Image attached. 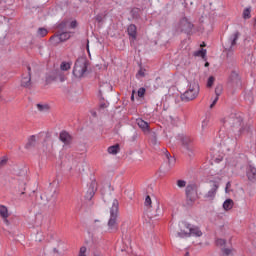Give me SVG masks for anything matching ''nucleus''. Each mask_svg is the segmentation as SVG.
Masks as SVG:
<instances>
[{"mask_svg":"<svg viewBox=\"0 0 256 256\" xmlns=\"http://www.w3.org/2000/svg\"><path fill=\"white\" fill-rule=\"evenodd\" d=\"M206 55H207V50L205 49L194 52L195 57H202V59H205Z\"/></svg>","mask_w":256,"mask_h":256,"instance_id":"26","label":"nucleus"},{"mask_svg":"<svg viewBox=\"0 0 256 256\" xmlns=\"http://www.w3.org/2000/svg\"><path fill=\"white\" fill-rule=\"evenodd\" d=\"M0 216L2 218L9 217V210L6 208L5 205H0Z\"/></svg>","mask_w":256,"mask_h":256,"instance_id":"24","label":"nucleus"},{"mask_svg":"<svg viewBox=\"0 0 256 256\" xmlns=\"http://www.w3.org/2000/svg\"><path fill=\"white\" fill-rule=\"evenodd\" d=\"M217 189H219V184L213 182L211 189L204 196L205 199H207L208 201H213L215 199V196L217 195Z\"/></svg>","mask_w":256,"mask_h":256,"instance_id":"13","label":"nucleus"},{"mask_svg":"<svg viewBox=\"0 0 256 256\" xmlns=\"http://www.w3.org/2000/svg\"><path fill=\"white\" fill-rule=\"evenodd\" d=\"M104 91L103 86L100 88L99 92L102 93Z\"/></svg>","mask_w":256,"mask_h":256,"instance_id":"50","label":"nucleus"},{"mask_svg":"<svg viewBox=\"0 0 256 256\" xmlns=\"http://www.w3.org/2000/svg\"><path fill=\"white\" fill-rule=\"evenodd\" d=\"M151 143H152V145H157V143H158V142H157V136L154 135V136L152 137Z\"/></svg>","mask_w":256,"mask_h":256,"instance_id":"44","label":"nucleus"},{"mask_svg":"<svg viewBox=\"0 0 256 256\" xmlns=\"http://www.w3.org/2000/svg\"><path fill=\"white\" fill-rule=\"evenodd\" d=\"M121 151V148L119 147V144H115L113 146L108 147V153L110 155H117Z\"/></svg>","mask_w":256,"mask_h":256,"instance_id":"22","label":"nucleus"},{"mask_svg":"<svg viewBox=\"0 0 256 256\" xmlns=\"http://www.w3.org/2000/svg\"><path fill=\"white\" fill-rule=\"evenodd\" d=\"M184 256H189V252H186Z\"/></svg>","mask_w":256,"mask_h":256,"instance_id":"54","label":"nucleus"},{"mask_svg":"<svg viewBox=\"0 0 256 256\" xmlns=\"http://www.w3.org/2000/svg\"><path fill=\"white\" fill-rule=\"evenodd\" d=\"M70 37H71V35L69 33L63 32L59 35L52 36L50 38V41L54 45H57V43H63V41H67V39H69Z\"/></svg>","mask_w":256,"mask_h":256,"instance_id":"10","label":"nucleus"},{"mask_svg":"<svg viewBox=\"0 0 256 256\" xmlns=\"http://www.w3.org/2000/svg\"><path fill=\"white\" fill-rule=\"evenodd\" d=\"M165 156L168 160L169 167H175V157L171 156L167 150L165 152Z\"/></svg>","mask_w":256,"mask_h":256,"instance_id":"23","label":"nucleus"},{"mask_svg":"<svg viewBox=\"0 0 256 256\" xmlns=\"http://www.w3.org/2000/svg\"><path fill=\"white\" fill-rule=\"evenodd\" d=\"M219 101V96H216L215 99L213 100L212 104L210 105V109H213L215 105H217V102Z\"/></svg>","mask_w":256,"mask_h":256,"instance_id":"41","label":"nucleus"},{"mask_svg":"<svg viewBox=\"0 0 256 256\" xmlns=\"http://www.w3.org/2000/svg\"><path fill=\"white\" fill-rule=\"evenodd\" d=\"M60 69L62 71H69V69H71V64H69L68 62H62L60 65Z\"/></svg>","mask_w":256,"mask_h":256,"instance_id":"30","label":"nucleus"},{"mask_svg":"<svg viewBox=\"0 0 256 256\" xmlns=\"http://www.w3.org/2000/svg\"><path fill=\"white\" fill-rule=\"evenodd\" d=\"M21 87H24L25 89H31L32 83H31V66H27V75H23L21 79Z\"/></svg>","mask_w":256,"mask_h":256,"instance_id":"9","label":"nucleus"},{"mask_svg":"<svg viewBox=\"0 0 256 256\" xmlns=\"http://www.w3.org/2000/svg\"><path fill=\"white\" fill-rule=\"evenodd\" d=\"M227 244V241L225 239H217L216 240V245L217 247H223Z\"/></svg>","mask_w":256,"mask_h":256,"instance_id":"33","label":"nucleus"},{"mask_svg":"<svg viewBox=\"0 0 256 256\" xmlns=\"http://www.w3.org/2000/svg\"><path fill=\"white\" fill-rule=\"evenodd\" d=\"M70 27H71V29H75V27H77V21H72L70 23Z\"/></svg>","mask_w":256,"mask_h":256,"instance_id":"46","label":"nucleus"},{"mask_svg":"<svg viewBox=\"0 0 256 256\" xmlns=\"http://www.w3.org/2000/svg\"><path fill=\"white\" fill-rule=\"evenodd\" d=\"M136 123L144 133H149V123L141 118L136 119Z\"/></svg>","mask_w":256,"mask_h":256,"instance_id":"17","label":"nucleus"},{"mask_svg":"<svg viewBox=\"0 0 256 256\" xmlns=\"http://www.w3.org/2000/svg\"><path fill=\"white\" fill-rule=\"evenodd\" d=\"M89 66V62L85 58H79L73 69V75L78 79L84 77L85 73H87V67Z\"/></svg>","mask_w":256,"mask_h":256,"instance_id":"5","label":"nucleus"},{"mask_svg":"<svg viewBox=\"0 0 256 256\" xmlns=\"http://www.w3.org/2000/svg\"><path fill=\"white\" fill-rule=\"evenodd\" d=\"M36 143H37V137H35V135H32L29 137L28 142L25 145V148L31 149V147H35Z\"/></svg>","mask_w":256,"mask_h":256,"instance_id":"20","label":"nucleus"},{"mask_svg":"<svg viewBox=\"0 0 256 256\" xmlns=\"http://www.w3.org/2000/svg\"><path fill=\"white\" fill-rule=\"evenodd\" d=\"M229 189H231V182H227V184H226V188H225V191H226V193H229Z\"/></svg>","mask_w":256,"mask_h":256,"instance_id":"45","label":"nucleus"},{"mask_svg":"<svg viewBox=\"0 0 256 256\" xmlns=\"http://www.w3.org/2000/svg\"><path fill=\"white\" fill-rule=\"evenodd\" d=\"M60 81H62V82L65 81V77H61Z\"/></svg>","mask_w":256,"mask_h":256,"instance_id":"52","label":"nucleus"},{"mask_svg":"<svg viewBox=\"0 0 256 256\" xmlns=\"http://www.w3.org/2000/svg\"><path fill=\"white\" fill-rule=\"evenodd\" d=\"M54 253H59V250H57V248H54Z\"/></svg>","mask_w":256,"mask_h":256,"instance_id":"51","label":"nucleus"},{"mask_svg":"<svg viewBox=\"0 0 256 256\" xmlns=\"http://www.w3.org/2000/svg\"><path fill=\"white\" fill-rule=\"evenodd\" d=\"M214 83H215V77L210 76V77L208 78L206 87H208L209 89H211V87H213V84H214Z\"/></svg>","mask_w":256,"mask_h":256,"instance_id":"31","label":"nucleus"},{"mask_svg":"<svg viewBox=\"0 0 256 256\" xmlns=\"http://www.w3.org/2000/svg\"><path fill=\"white\" fill-rule=\"evenodd\" d=\"M241 37V33L239 31H235L232 33L228 39L223 43V47L226 51H231L237 45V39Z\"/></svg>","mask_w":256,"mask_h":256,"instance_id":"6","label":"nucleus"},{"mask_svg":"<svg viewBox=\"0 0 256 256\" xmlns=\"http://www.w3.org/2000/svg\"><path fill=\"white\" fill-rule=\"evenodd\" d=\"M243 19H251V7L245 8L242 13Z\"/></svg>","mask_w":256,"mask_h":256,"instance_id":"25","label":"nucleus"},{"mask_svg":"<svg viewBox=\"0 0 256 256\" xmlns=\"http://www.w3.org/2000/svg\"><path fill=\"white\" fill-rule=\"evenodd\" d=\"M186 228L189 229V235H193V237H201L203 235V232H201V229L197 226L191 227V224H186Z\"/></svg>","mask_w":256,"mask_h":256,"instance_id":"16","label":"nucleus"},{"mask_svg":"<svg viewBox=\"0 0 256 256\" xmlns=\"http://www.w3.org/2000/svg\"><path fill=\"white\" fill-rule=\"evenodd\" d=\"M119 214V200L113 199L110 208V219L108 221V231L111 233L117 231V215Z\"/></svg>","mask_w":256,"mask_h":256,"instance_id":"2","label":"nucleus"},{"mask_svg":"<svg viewBox=\"0 0 256 256\" xmlns=\"http://www.w3.org/2000/svg\"><path fill=\"white\" fill-rule=\"evenodd\" d=\"M37 109L38 111H49V109H51V107L48 104H37Z\"/></svg>","mask_w":256,"mask_h":256,"instance_id":"27","label":"nucleus"},{"mask_svg":"<svg viewBox=\"0 0 256 256\" xmlns=\"http://www.w3.org/2000/svg\"><path fill=\"white\" fill-rule=\"evenodd\" d=\"M42 199H46V201L55 205V201L57 200V191L51 188L42 196Z\"/></svg>","mask_w":256,"mask_h":256,"instance_id":"12","label":"nucleus"},{"mask_svg":"<svg viewBox=\"0 0 256 256\" xmlns=\"http://www.w3.org/2000/svg\"><path fill=\"white\" fill-rule=\"evenodd\" d=\"M9 217H6V218H2L3 220H4V223L6 224V225H9V219H8Z\"/></svg>","mask_w":256,"mask_h":256,"instance_id":"48","label":"nucleus"},{"mask_svg":"<svg viewBox=\"0 0 256 256\" xmlns=\"http://www.w3.org/2000/svg\"><path fill=\"white\" fill-rule=\"evenodd\" d=\"M95 191H97V182L92 181L90 184V187L85 195V199H87L88 201H91V199H93V197H95Z\"/></svg>","mask_w":256,"mask_h":256,"instance_id":"14","label":"nucleus"},{"mask_svg":"<svg viewBox=\"0 0 256 256\" xmlns=\"http://www.w3.org/2000/svg\"><path fill=\"white\" fill-rule=\"evenodd\" d=\"M49 33L45 28H39L37 31V37H45Z\"/></svg>","mask_w":256,"mask_h":256,"instance_id":"28","label":"nucleus"},{"mask_svg":"<svg viewBox=\"0 0 256 256\" xmlns=\"http://www.w3.org/2000/svg\"><path fill=\"white\" fill-rule=\"evenodd\" d=\"M93 116L96 117V116H97V113L94 112V113H93Z\"/></svg>","mask_w":256,"mask_h":256,"instance_id":"55","label":"nucleus"},{"mask_svg":"<svg viewBox=\"0 0 256 256\" xmlns=\"http://www.w3.org/2000/svg\"><path fill=\"white\" fill-rule=\"evenodd\" d=\"M178 140L180 141L183 149H185L187 154L191 157L195 151V138L187 134H181L178 137Z\"/></svg>","mask_w":256,"mask_h":256,"instance_id":"3","label":"nucleus"},{"mask_svg":"<svg viewBox=\"0 0 256 256\" xmlns=\"http://www.w3.org/2000/svg\"><path fill=\"white\" fill-rule=\"evenodd\" d=\"M177 237L183 239V237H191V234H189V232L181 231L177 233Z\"/></svg>","mask_w":256,"mask_h":256,"instance_id":"35","label":"nucleus"},{"mask_svg":"<svg viewBox=\"0 0 256 256\" xmlns=\"http://www.w3.org/2000/svg\"><path fill=\"white\" fill-rule=\"evenodd\" d=\"M205 67H209V62H206V63H205Z\"/></svg>","mask_w":256,"mask_h":256,"instance_id":"53","label":"nucleus"},{"mask_svg":"<svg viewBox=\"0 0 256 256\" xmlns=\"http://www.w3.org/2000/svg\"><path fill=\"white\" fill-rule=\"evenodd\" d=\"M144 203L145 207H147V209H150L149 211L151 212L152 217L159 216L160 208L157 201L153 202L151 201V196H146Z\"/></svg>","mask_w":256,"mask_h":256,"instance_id":"7","label":"nucleus"},{"mask_svg":"<svg viewBox=\"0 0 256 256\" xmlns=\"http://www.w3.org/2000/svg\"><path fill=\"white\" fill-rule=\"evenodd\" d=\"M131 101H135V90L132 91Z\"/></svg>","mask_w":256,"mask_h":256,"instance_id":"47","label":"nucleus"},{"mask_svg":"<svg viewBox=\"0 0 256 256\" xmlns=\"http://www.w3.org/2000/svg\"><path fill=\"white\" fill-rule=\"evenodd\" d=\"M137 77H145V69L140 68V70L137 73Z\"/></svg>","mask_w":256,"mask_h":256,"instance_id":"39","label":"nucleus"},{"mask_svg":"<svg viewBox=\"0 0 256 256\" xmlns=\"http://www.w3.org/2000/svg\"><path fill=\"white\" fill-rule=\"evenodd\" d=\"M221 93H223V85L218 84V85L215 87V95H216V97H220V96H221Z\"/></svg>","mask_w":256,"mask_h":256,"instance_id":"29","label":"nucleus"},{"mask_svg":"<svg viewBox=\"0 0 256 256\" xmlns=\"http://www.w3.org/2000/svg\"><path fill=\"white\" fill-rule=\"evenodd\" d=\"M59 139L64 143V145H70L73 142V137H71V134L66 131L60 133Z\"/></svg>","mask_w":256,"mask_h":256,"instance_id":"15","label":"nucleus"},{"mask_svg":"<svg viewBox=\"0 0 256 256\" xmlns=\"http://www.w3.org/2000/svg\"><path fill=\"white\" fill-rule=\"evenodd\" d=\"M105 87H107V89H111V85L109 84H105Z\"/></svg>","mask_w":256,"mask_h":256,"instance_id":"49","label":"nucleus"},{"mask_svg":"<svg viewBox=\"0 0 256 256\" xmlns=\"http://www.w3.org/2000/svg\"><path fill=\"white\" fill-rule=\"evenodd\" d=\"M86 253H87V247L82 246V247L80 248V250H79L78 256H87Z\"/></svg>","mask_w":256,"mask_h":256,"instance_id":"37","label":"nucleus"},{"mask_svg":"<svg viewBox=\"0 0 256 256\" xmlns=\"http://www.w3.org/2000/svg\"><path fill=\"white\" fill-rule=\"evenodd\" d=\"M233 205H235V202H233L232 199H227L223 203V209L224 211H231L233 209Z\"/></svg>","mask_w":256,"mask_h":256,"instance_id":"21","label":"nucleus"},{"mask_svg":"<svg viewBox=\"0 0 256 256\" xmlns=\"http://www.w3.org/2000/svg\"><path fill=\"white\" fill-rule=\"evenodd\" d=\"M233 85H241V79L236 75V79L232 80Z\"/></svg>","mask_w":256,"mask_h":256,"instance_id":"40","label":"nucleus"},{"mask_svg":"<svg viewBox=\"0 0 256 256\" xmlns=\"http://www.w3.org/2000/svg\"><path fill=\"white\" fill-rule=\"evenodd\" d=\"M233 251H234V249H229V248L222 249V252H223L224 256L233 255Z\"/></svg>","mask_w":256,"mask_h":256,"instance_id":"34","label":"nucleus"},{"mask_svg":"<svg viewBox=\"0 0 256 256\" xmlns=\"http://www.w3.org/2000/svg\"><path fill=\"white\" fill-rule=\"evenodd\" d=\"M247 177L249 181L255 182L256 181V168L252 165H249L247 168Z\"/></svg>","mask_w":256,"mask_h":256,"instance_id":"18","label":"nucleus"},{"mask_svg":"<svg viewBox=\"0 0 256 256\" xmlns=\"http://www.w3.org/2000/svg\"><path fill=\"white\" fill-rule=\"evenodd\" d=\"M224 123L234 133L236 139L249 135V131H251V126L246 123L245 117L241 113L231 114L224 119Z\"/></svg>","mask_w":256,"mask_h":256,"instance_id":"1","label":"nucleus"},{"mask_svg":"<svg viewBox=\"0 0 256 256\" xmlns=\"http://www.w3.org/2000/svg\"><path fill=\"white\" fill-rule=\"evenodd\" d=\"M177 187H179L180 189H183V187H186L187 182L185 180H177L176 182Z\"/></svg>","mask_w":256,"mask_h":256,"instance_id":"32","label":"nucleus"},{"mask_svg":"<svg viewBox=\"0 0 256 256\" xmlns=\"http://www.w3.org/2000/svg\"><path fill=\"white\" fill-rule=\"evenodd\" d=\"M7 165V158L0 159V169L1 167H5Z\"/></svg>","mask_w":256,"mask_h":256,"instance_id":"43","label":"nucleus"},{"mask_svg":"<svg viewBox=\"0 0 256 256\" xmlns=\"http://www.w3.org/2000/svg\"><path fill=\"white\" fill-rule=\"evenodd\" d=\"M145 92H146V90H145V88H140V89H138V97H144L145 96Z\"/></svg>","mask_w":256,"mask_h":256,"instance_id":"38","label":"nucleus"},{"mask_svg":"<svg viewBox=\"0 0 256 256\" xmlns=\"http://www.w3.org/2000/svg\"><path fill=\"white\" fill-rule=\"evenodd\" d=\"M219 101V96H216L215 99L213 100L212 104L210 105V109H213L215 105H217V102Z\"/></svg>","mask_w":256,"mask_h":256,"instance_id":"42","label":"nucleus"},{"mask_svg":"<svg viewBox=\"0 0 256 256\" xmlns=\"http://www.w3.org/2000/svg\"><path fill=\"white\" fill-rule=\"evenodd\" d=\"M186 197L188 205H193V203H195V200L197 199V191H195V186L188 185L186 187Z\"/></svg>","mask_w":256,"mask_h":256,"instance_id":"8","label":"nucleus"},{"mask_svg":"<svg viewBox=\"0 0 256 256\" xmlns=\"http://www.w3.org/2000/svg\"><path fill=\"white\" fill-rule=\"evenodd\" d=\"M178 29L180 31H184L185 33H189V31L193 29V24H191L187 18H182L178 24Z\"/></svg>","mask_w":256,"mask_h":256,"instance_id":"11","label":"nucleus"},{"mask_svg":"<svg viewBox=\"0 0 256 256\" xmlns=\"http://www.w3.org/2000/svg\"><path fill=\"white\" fill-rule=\"evenodd\" d=\"M128 35L132 37V39H137V26H135V24L128 26Z\"/></svg>","mask_w":256,"mask_h":256,"instance_id":"19","label":"nucleus"},{"mask_svg":"<svg viewBox=\"0 0 256 256\" xmlns=\"http://www.w3.org/2000/svg\"><path fill=\"white\" fill-rule=\"evenodd\" d=\"M103 19H105V15L103 14H97L95 16V21H97V23H103Z\"/></svg>","mask_w":256,"mask_h":256,"instance_id":"36","label":"nucleus"},{"mask_svg":"<svg viewBox=\"0 0 256 256\" xmlns=\"http://www.w3.org/2000/svg\"><path fill=\"white\" fill-rule=\"evenodd\" d=\"M199 97V83L191 82L187 91L181 95L182 101H193Z\"/></svg>","mask_w":256,"mask_h":256,"instance_id":"4","label":"nucleus"}]
</instances>
